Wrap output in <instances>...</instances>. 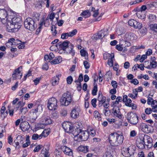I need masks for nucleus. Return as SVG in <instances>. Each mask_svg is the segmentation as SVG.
<instances>
[{
  "label": "nucleus",
  "mask_w": 157,
  "mask_h": 157,
  "mask_svg": "<svg viewBox=\"0 0 157 157\" xmlns=\"http://www.w3.org/2000/svg\"><path fill=\"white\" fill-rule=\"evenodd\" d=\"M80 52L82 56L85 57V59H88L87 53V52L83 49H81L80 50Z\"/></svg>",
  "instance_id": "37"
},
{
  "label": "nucleus",
  "mask_w": 157,
  "mask_h": 157,
  "mask_svg": "<svg viewBox=\"0 0 157 157\" xmlns=\"http://www.w3.org/2000/svg\"><path fill=\"white\" fill-rule=\"evenodd\" d=\"M62 58L61 56L56 57L54 60L51 62L52 64H56L60 63L62 61Z\"/></svg>",
  "instance_id": "26"
},
{
  "label": "nucleus",
  "mask_w": 157,
  "mask_h": 157,
  "mask_svg": "<svg viewBox=\"0 0 157 157\" xmlns=\"http://www.w3.org/2000/svg\"><path fill=\"white\" fill-rule=\"evenodd\" d=\"M11 21L13 24L22 23V21L20 17H14L11 19Z\"/></svg>",
  "instance_id": "27"
},
{
  "label": "nucleus",
  "mask_w": 157,
  "mask_h": 157,
  "mask_svg": "<svg viewBox=\"0 0 157 157\" xmlns=\"http://www.w3.org/2000/svg\"><path fill=\"white\" fill-rule=\"evenodd\" d=\"M20 127L23 132L27 131L30 127L29 123L27 121H24L23 122H21Z\"/></svg>",
  "instance_id": "16"
},
{
  "label": "nucleus",
  "mask_w": 157,
  "mask_h": 157,
  "mask_svg": "<svg viewBox=\"0 0 157 157\" xmlns=\"http://www.w3.org/2000/svg\"><path fill=\"white\" fill-rule=\"evenodd\" d=\"M25 28L29 30L33 31L36 27V25L35 24V21L30 17L27 18L24 22Z\"/></svg>",
  "instance_id": "4"
},
{
  "label": "nucleus",
  "mask_w": 157,
  "mask_h": 157,
  "mask_svg": "<svg viewBox=\"0 0 157 157\" xmlns=\"http://www.w3.org/2000/svg\"><path fill=\"white\" fill-rule=\"evenodd\" d=\"M21 25V23L14 24L13 28V29L12 32H14L17 31L20 28Z\"/></svg>",
  "instance_id": "29"
},
{
  "label": "nucleus",
  "mask_w": 157,
  "mask_h": 157,
  "mask_svg": "<svg viewBox=\"0 0 157 157\" xmlns=\"http://www.w3.org/2000/svg\"><path fill=\"white\" fill-rule=\"evenodd\" d=\"M69 37L68 33H63L61 34V38L63 39H66Z\"/></svg>",
  "instance_id": "53"
},
{
  "label": "nucleus",
  "mask_w": 157,
  "mask_h": 157,
  "mask_svg": "<svg viewBox=\"0 0 157 157\" xmlns=\"http://www.w3.org/2000/svg\"><path fill=\"white\" fill-rule=\"evenodd\" d=\"M94 116L96 120L98 121H100L101 120L100 115L98 111L96 110L94 111Z\"/></svg>",
  "instance_id": "31"
},
{
  "label": "nucleus",
  "mask_w": 157,
  "mask_h": 157,
  "mask_svg": "<svg viewBox=\"0 0 157 157\" xmlns=\"http://www.w3.org/2000/svg\"><path fill=\"white\" fill-rule=\"evenodd\" d=\"M106 100V98L104 96H103L101 92H99L98 95V100L99 102V105L101 104L100 106L101 107L102 106V104L105 103Z\"/></svg>",
  "instance_id": "22"
},
{
  "label": "nucleus",
  "mask_w": 157,
  "mask_h": 157,
  "mask_svg": "<svg viewBox=\"0 0 157 157\" xmlns=\"http://www.w3.org/2000/svg\"><path fill=\"white\" fill-rule=\"evenodd\" d=\"M59 78H58V77H54L52 80V85L55 86L56 85H57L59 83Z\"/></svg>",
  "instance_id": "34"
},
{
  "label": "nucleus",
  "mask_w": 157,
  "mask_h": 157,
  "mask_svg": "<svg viewBox=\"0 0 157 157\" xmlns=\"http://www.w3.org/2000/svg\"><path fill=\"white\" fill-rule=\"evenodd\" d=\"M42 110V108L40 105H38L36 109L33 110L30 114L29 121L32 123L34 122L37 117V112L39 111L40 112Z\"/></svg>",
  "instance_id": "7"
},
{
  "label": "nucleus",
  "mask_w": 157,
  "mask_h": 157,
  "mask_svg": "<svg viewBox=\"0 0 157 157\" xmlns=\"http://www.w3.org/2000/svg\"><path fill=\"white\" fill-rule=\"evenodd\" d=\"M157 63L156 61H152L150 63V65L145 67L147 69H151L150 67L151 68H155L157 66Z\"/></svg>",
  "instance_id": "30"
},
{
  "label": "nucleus",
  "mask_w": 157,
  "mask_h": 157,
  "mask_svg": "<svg viewBox=\"0 0 157 157\" xmlns=\"http://www.w3.org/2000/svg\"><path fill=\"white\" fill-rule=\"evenodd\" d=\"M142 27V24L137 21V23L135 24L133 27L136 29H140Z\"/></svg>",
  "instance_id": "45"
},
{
  "label": "nucleus",
  "mask_w": 157,
  "mask_h": 157,
  "mask_svg": "<svg viewBox=\"0 0 157 157\" xmlns=\"http://www.w3.org/2000/svg\"><path fill=\"white\" fill-rule=\"evenodd\" d=\"M14 40V38H11L10 39L8 40V42L6 44V46L8 47H10L11 46L13 45V40Z\"/></svg>",
  "instance_id": "38"
},
{
  "label": "nucleus",
  "mask_w": 157,
  "mask_h": 157,
  "mask_svg": "<svg viewBox=\"0 0 157 157\" xmlns=\"http://www.w3.org/2000/svg\"><path fill=\"white\" fill-rule=\"evenodd\" d=\"M56 28L55 26L52 27L51 31H52V34L54 36H55L57 33Z\"/></svg>",
  "instance_id": "55"
},
{
  "label": "nucleus",
  "mask_w": 157,
  "mask_h": 157,
  "mask_svg": "<svg viewBox=\"0 0 157 157\" xmlns=\"http://www.w3.org/2000/svg\"><path fill=\"white\" fill-rule=\"evenodd\" d=\"M70 43L67 41H64L63 43L60 42L57 44L56 46L58 48L65 51Z\"/></svg>",
  "instance_id": "13"
},
{
  "label": "nucleus",
  "mask_w": 157,
  "mask_h": 157,
  "mask_svg": "<svg viewBox=\"0 0 157 157\" xmlns=\"http://www.w3.org/2000/svg\"><path fill=\"white\" fill-rule=\"evenodd\" d=\"M75 82L76 83L77 86H78L77 87L78 90H80L81 88V83L80 82L78 81V80H77L75 81Z\"/></svg>",
  "instance_id": "58"
},
{
  "label": "nucleus",
  "mask_w": 157,
  "mask_h": 157,
  "mask_svg": "<svg viewBox=\"0 0 157 157\" xmlns=\"http://www.w3.org/2000/svg\"><path fill=\"white\" fill-rule=\"evenodd\" d=\"M140 128L143 132L147 133L152 132L153 131V128L151 126L143 123L140 124Z\"/></svg>",
  "instance_id": "9"
},
{
  "label": "nucleus",
  "mask_w": 157,
  "mask_h": 157,
  "mask_svg": "<svg viewBox=\"0 0 157 157\" xmlns=\"http://www.w3.org/2000/svg\"><path fill=\"white\" fill-rule=\"evenodd\" d=\"M22 66H20L14 70L12 76L13 80L21 78L22 76Z\"/></svg>",
  "instance_id": "8"
},
{
  "label": "nucleus",
  "mask_w": 157,
  "mask_h": 157,
  "mask_svg": "<svg viewBox=\"0 0 157 157\" xmlns=\"http://www.w3.org/2000/svg\"><path fill=\"white\" fill-rule=\"evenodd\" d=\"M137 90L134 89L132 90V93L129 94L128 96L132 98L135 99L137 97Z\"/></svg>",
  "instance_id": "24"
},
{
  "label": "nucleus",
  "mask_w": 157,
  "mask_h": 157,
  "mask_svg": "<svg viewBox=\"0 0 157 157\" xmlns=\"http://www.w3.org/2000/svg\"><path fill=\"white\" fill-rule=\"evenodd\" d=\"M73 80V78L71 76H68L67 78V83L69 84H70L71 83Z\"/></svg>",
  "instance_id": "56"
},
{
  "label": "nucleus",
  "mask_w": 157,
  "mask_h": 157,
  "mask_svg": "<svg viewBox=\"0 0 157 157\" xmlns=\"http://www.w3.org/2000/svg\"><path fill=\"white\" fill-rule=\"evenodd\" d=\"M43 147L42 145H37L33 150L34 152H37L39 151Z\"/></svg>",
  "instance_id": "46"
},
{
  "label": "nucleus",
  "mask_w": 157,
  "mask_h": 157,
  "mask_svg": "<svg viewBox=\"0 0 157 157\" xmlns=\"http://www.w3.org/2000/svg\"><path fill=\"white\" fill-rule=\"evenodd\" d=\"M142 142L144 143L145 145L147 146L148 148L151 147L152 145V139L147 135H144L142 139Z\"/></svg>",
  "instance_id": "12"
},
{
  "label": "nucleus",
  "mask_w": 157,
  "mask_h": 157,
  "mask_svg": "<svg viewBox=\"0 0 157 157\" xmlns=\"http://www.w3.org/2000/svg\"><path fill=\"white\" fill-rule=\"evenodd\" d=\"M151 30L156 32H157V24H151L150 25Z\"/></svg>",
  "instance_id": "40"
},
{
  "label": "nucleus",
  "mask_w": 157,
  "mask_h": 157,
  "mask_svg": "<svg viewBox=\"0 0 157 157\" xmlns=\"http://www.w3.org/2000/svg\"><path fill=\"white\" fill-rule=\"evenodd\" d=\"M103 157H113L111 153L110 152L107 151Z\"/></svg>",
  "instance_id": "64"
},
{
  "label": "nucleus",
  "mask_w": 157,
  "mask_h": 157,
  "mask_svg": "<svg viewBox=\"0 0 157 157\" xmlns=\"http://www.w3.org/2000/svg\"><path fill=\"white\" fill-rule=\"evenodd\" d=\"M21 41L18 39H16L15 40L14 39V40H13V45L16 46L18 44H21Z\"/></svg>",
  "instance_id": "44"
},
{
  "label": "nucleus",
  "mask_w": 157,
  "mask_h": 157,
  "mask_svg": "<svg viewBox=\"0 0 157 157\" xmlns=\"http://www.w3.org/2000/svg\"><path fill=\"white\" fill-rule=\"evenodd\" d=\"M139 31L141 34L144 35L147 33V29L145 27H143L142 29H139Z\"/></svg>",
  "instance_id": "42"
},
{
  "label": "nucleus",
  "mask_w": 157,
  "mask_h": 157,
  "mask_svg": "<svg viewBox=\"0 0 157 157\" xmlns=\"http://www.w3.org/2000/svg\"><path fill=\"white\" fill-rule=\"evenodd\" d=\"M137 23V21L133 19L129 20L128 21V25L131 26L133 27L135 24H136Z\"/></svg>",
  "instance_id": "41"
},
{
  "label": "nucleus",
  "mask_w": 157,
  "mask_h": 157,
  "mask_svg": "<svg viewBox=\"0 0 157 157\" xmlns=\"http://www.w3.org/2000/svg\"><path fill=\"white\" fill-rule=\"evenodd\" d=\"M108 30L107 29L101 30L99 31L98 33L95 35V36H94V38L95 37L96 40L100 39L103 38L108 33Z\"/></svg>",
  "instance_id": "15"
},
{
  "label": "nucleus",
  "mask_w": 157,
  "mask_h": 157,
  "mask_svg": "<svg viewBox=\"0 0 157 157\" xmlns=\"http://www.w3.org/2000/svg\"><path fill=\"white\" fill-rule=\"evenodd\" d=\"M123 151L122 154L123 155L126 157L129 156V148L128 147L127 148H123Z\"/></svg>",
  "instance_id": "32"
},
{
  "label": "nucleus",
  "mask_w": 157,
  "mask_h": 157,
  "mask_svg": "<svg viewBox=\"0 0 157 157\" xmlns=\"http://www.w3.org/2000/svg\"><path fill=\"white\" fill-rule=\"evenodd\" d=\"M77 32L76 29H74L71 32L68 33L69 37H72L76 34Z\"/></svg>",
  "instance_id": "47"
},
{
  "label": "nucleus",
  "mask_w": 157,
  "mask_h": 157,
  "mask_svg": "<svg viewBox=\"0 0 157 157\" xmlns=\"http://www.w3.org/2000/svg\"><path fill=\"white\" fill-rule=\"evenodd\" d=\"M6 24L7 30L9 32H12L14 26V24L12 22L11 20H7L6 21Z\"/></svg>",
  "instance_id": "18"
},
{
  "label": "nucleus",
  "mask_w": 157,
  "mask_h": 157,
  "mask_svg": "<svg viewBox=\"0 0 157 157\" xmlns=\"http://www.w3.org/2000/svg\"><path fill=\"white\" fill-rule=\"evenodd\" d=\"M144 144L142 142V140L141 142L139 143H137V146L140 149H143L144 147Z\"/></svg>",
  "instance_id": "49"
},
{
  "label": "nucleus",
  "mask_w": 157,
  "mask_h": 157,
  "mask_svg": "<svg viewBox=\"0 0 157 157\" xmlns=\"http://www.w3.org/2000/svg\"><path fill=\"white\" fill-rule=\"evenodd\" d=\"M44 24L45 27H48L49 25V18L48 16L44 21Z\"/></svg>",
  "instance_id": "51"
},
{
  "label": "nucleus",
  "mask_w": 157,
  "mask_h": 157,
  "mask_svg": "<svg viewBox=\"0 0 157 157\" xmlns=\"http://www.w3.org/2000/svg\"><path fill=\"white\" fill-rule=\"evenodd\" d=\"M152 111V109L151 108H147L145 109V113L147 114H150Z\"/></svg>",
  "instance_id": "54"
},
{
  "label": "nucleus",
  "mask_w": 157,
  "mask_h": 157,
  "mask_svg": "<svg viewBox=\"0 0 157 157\" xmlns=\"http://www.w3.org/2000/svg\"><path fill=\"white\" fill-rule=\"evenodd\" d=\"M96 102L97 99L96 98H94L91 100V104L94 108H95L96 106Z\"/></svg>",
  "instance_id": "63"
},
{
  "label": "nucleus",
  "mask_w": 157,
  "mask_h": 157,
  "mask_svg": "<svg viewBox=\"0 0 157 157\" xmlns=\"http://www.w3.org/2000/svg\"><path fill=\"white\" fill-rule=\"evenodd\" d=\"M41 153L44 155V157H49V156L48 150H47L46 148L43 149L41 151Z\"/></svg>",
  "instance_id": "33"
},
{
  "label": "nucleus",
  "mask_w": 157,
  "mask_h": 157,
  "mask_svg": "<svg viewBox=\"0 0 157 157\" xmlns=\"http://www.w3.org/2000/svg\"><path fill=\"white\" fill-rule=\"evenodd\" d=\"M129 148V156L133 155L135 152V150L132 148V147H128Z\"/></svg>",
  "instance_id": "52"
},
{
  "label": "nucleus",
  "mask_w": 157,
  "mask_h": 157,
  "mask_svg": "<svg viewBox=\"0 0 157 157\" xmlns=\"http://www.w3.org/2000/svg\"><path fill=\"white\" fill-rule=\"evenodd\" d=\"M17 139H19L20 143V144H22L23 143L24 140L25 139L22 137L21 136H17Z\"/></svg>",
  "instance_id": "61"
},
{
  "label": "nucleus",
  "mask_w": 157,
  "mask_h": 157,
  "mask_svg": "<svg viewBox=\"0 0 157 157\" xmlns=\"http://www.w3.org/2000/svg\"><path fill=\"white\" fill-rule=\"evenodd\" d=\"M127 120L128 122L133 125L136 124L138 122V117L136 113L132 112L127 114Z\"/></svg>",
  "instance_id": "5"
},
{
  "label": "nucleus",
  "mask_w": 157,
  "mask_h": 157,
  "mask_svg": "<svg viewBox=\"0 0 157 157\" xmlns=\"http://www.w3.org/2000/svg\"><path fill=\"white\" fill-rule=\"evenodd\" d=\"M42 123L43 124H49L52 123V121L49 117H47L43 119Z\"/></svg>",
  "instance_id": "23"
},
{
  "label": "nucleus",
  "mask_w": 157,
  "mask_h": 157,
  "mask_svg": "<svg viewBox=\"0 0 157 157\" xmlns=\"http://www.w3.org/2000/svg\"><path fill=\"white\" fill-rule=\"evenodd\" d=\"M24 105V103L21 101H19L16 104L14 105V109L16 111L18 110V108L23 107Z\"/></svg>",
  "instance_id": "25"
},
{
  "label": "nucleus",
  "mask_w": 157,
  "mask_h": 157,
  "mask_svg": "<svg viewBox=\"0 0 157 157\" xmlns=\"http://www.w3.org/2000/svg\"><path fill=\"white\" fill-rule=\"evenodd\" d=\"M80 111L79 107L78 106H75L72 109L71 113V117L74 118H77L79 115Z\"/></svg>",
  "instance_id": "11"
},
{
  "label": "nucleus",
  "mask_w": 157,
  "mask_h": 157,
  "mask_svg": "<svg viewBox=\"0 0 157 157\" xmlns=\"http://www.w3.org/2000/svg\"><path fill=\"white\" fill-rule=\"evenodd\" d=\"M124 47L123 44H117L116 46V48L120 51H122Z\"/></svg>",
  "instance_id": "50"
},
{
  "label": "nucleus",
  "mask_w": 157,
  "mask_h": 157,
  "mask_svg": "<svg viewBox=\"0 0 157 157\" xmlns=\"http://www.w3.org/2000/svg\"><path fill=\"white\" fill-rule=\"evenodd\" d=\"M73 135L74 136V139L78 141H86L89 136L88 131H83L79 128H77L73 131Z\"/></svg>",
  "instance_id": "1"
},
{
  "label": "nucleus",
  "mask_w": 157,
  "mask_h": 157,
  "mask_svg": "<svg viewBox=\"0 0 157 157\" xmlns=\"http://www.w3.org/2000/svg\"><path fill=\"white\" fill-rule=\"evenodd\" d=\"M57 101L54 97H52L48 100L47 106L48 109L51 110H55L57 109Z\"/></svg>",
  "instance_id": "6"
},
{
  "label": "nucleus",
  "mask_w": 157,
  "mask_h": 157,
  "mask_svg": "<svg viewBox=\"0 0 157 157\" xmlns=\"http://www.w3.org/2000/svg\"><path fill=\"white\" fill-rule=\"evenodd\" d=\"M27 111L28 108L27 107H20L19 110L20 113H21L22 114H25Z\"/></svg>",
  "instance_id": "36"
},
{
  "label": "nucleus",
  "mask_w": 157,
  "mask_h": 157,
  "mask_svg": "<svg viewBox=\"0 0 157 157\" xmlns=\"http://www.w3.org/2000/svg\"><path fill=\"white\" fill-rule=\"evenodd\" d=\"M61 149L66 155H72V151L69 148L65 146H61Z\"/></svg>",
  "instance_id": "21"
},
{
  "label": "nucleus",
  "mask_w": 157,
  "mask_h": 157,
  "mask_svg": "<svg viewBox=\"0 0 157 157\" xmlns=\"http://www.w3.org/2000/svg\"><path fill=\"white\" fill-rule=\"evenodd\" d=\"M72 100V96L70 92L67 91L64 93L60 100V101L62 105L67 106L71 103Z\"/></svg>",
  "instance_id": "3"
},
{
  "label": "nucleus",
  "mask_w": 157,
  "mask_h": 157,
  "mask_svg": "<svg viewBox=\"0 0 157 157\" xmlns=\"http://www.w3.org/2000/svg\"><path fill=\"white\" fill-rule=\"evenodd\" d=\"M114 57V55L113 56L111 57L110 58L108 59V60L107 63L108 64L110 67H113V59Z\"/></svg>",
  "instance_id": "35"
},
{
  "label": "nucleus",
  "mask_w": 157,
  "mask_h": 157,
  "mask_svg": "<svg viewBox=\"0 0 157 157\" xmlns=\"http://www.w3.org/2000/svg\"><path fill=\"white\" fill-rule=\"evenodd\" d=\"M32 16L34 20L36 21L39 20V14L38 13H34L33 14Z\"/></svg>",
  "instance_id": "48"
},
{
  "label": "nucleus",
  "mask_w": 157,
  "mask_h": 157,
  "mask_svg": "<svg viewBox=\"0 0 157 157\" xmlns=\"http://www.w3.org/2000/svg\"><path fill=\"white\" fill-rule=\"evenodd\" d=\"M98 91V88L97 85H95L92 91V94L93 95H97V92Z\"/></svg>",
  "instance_id": "43"
},
{
  "label": "nucleus",
  "mask_w": 157,
  "mask_h": 157,
  "mask_svg": "<svg viewBox=\"0 0 157 157\" xmlns=\"http://www.w3.org/2000/svg\"><path fill=\"white\" fill-rule=\"evenodd\" d=\"M132 100L130 98H128L127 100V101L126 102L125 105L128 106L130 107L131 106V104L132 103Z\"/></svg>",
  "instance_id": "60"
},
{
  "label": "nucleus",
  "mask_w": 157,
  "mask_h": 157,
  "mask_svg": "<svg viewBox=\"0 0 157 157\" xmlns=\"http://www.w3.org/2000/svg\"><path fill=\"white\" fill-rule=\"evenodd\" d=\"M62 125L65 131L68 133H71L73 134L74 129L71 123L69 122H65L63 123Z\"/></svg>",
  "instance_id": "10"
},
{
  "label": "nucleus",
  "mask_w": 157,
  "mask_h": 157,
  "mask_svg": "<svg viewBox=\"0 0 157 157\" xmlns=\"http://www.w3.org/2000/svg\"><path fill=\"white\" fill-rule=\"evenodd\" d=\"M5 109V107L4 106H2L1 109V112L2 114L1 116L3 114L4 117H5L6 116H7L8 113L7 111H6L5 113H4Z\"/></svg>",
  "instance_id": "39"
},
{
  "label": "nucleus",
  "mask_w": 157,
  "mask_h": 157,
  "mask_svg": "<svg viewBox=\"0 0 157 157\" xmlns=\"http://www.w3.org/2000/svg\"><path fill=\"white\" fill-rule=\"evenodd\" d=\"M109 140L111 145L113 146H117L121 144L123 140L122 136L117 133L111 134L109 136Z\"/></svg>",
  "instance_id": "2"
},
{
  "label": "nucleus",
  "mask_w": 157,
  "mask_h": 157,
  "mask_svg": "<svg viewBox=\"0 0 157 157\" xmlns=\"http://www.w3.org/2000/svg\"><path fill=\"white\" fill-rule=\"evenodd\" d=\"M111 84L113 88H117V83L115 81H112L111 82Z\"/></svg>",
  "instance_id": "57"
},
{
  "label": "nucleus",
  "mask_w": 157,
  "mask_h": 157,
  "mask_svg": "<svg viewBox=\"0 0 157 157\" xmlns=\"http://www.w3.org/2000/svg\"><path fill=\"white\" fill-rule=\"evenodd\" d=\"M74 47V45L70 43L65 51L67 53L70 54L72 56H74L75 52L73 50Z\"/></svg>",
  "instance_id": "20"
},
{
  "label": "nucleus",
  "mask_w": 157,
  "mask_h": 157,
  "mask_svg": "<svg viewBox=\"0 0 157 157\" xmlns=\"http://www.w3.org/2000/svg\"><path fill=\"white\" fill-rule=\"evenodd\" d=\"M83 64L84 65L85 68L86 69H88L89 68L90 65L89 63L86 61H84L83 62Z\"/></svg>",
  "instance_id": "62"
},
{
  "label": "nucleus",
  "mask_w": 157,
  "mask_h": 157,
  "mask_svg": "<svg viewBox=\"0 0 157 157\" xmlns=\"http://www.w3.org/2000/svg\"><path fill=\"white\" fill-rule=\"evenodd\" d=\"M78 149L80 151L84 153H86L88 151V146H80L78 148Z\"/></svg>",
  "instance_id": "28"
},
{
  "label": "nucleus",
  "mask_w": 157,
  "mask_h": 157,
  "mask_svg": "<svg viewBox=\"0 0 157 157\" xmlns=\"http://www.w3.org/2000/svg\"><path fill=\"white\" fill-rule=\"evenodd\" d=\"M7 14L6 11L5 9L0 10V18L1 19L2 22L3 24L6 22L7 20Z\"/></svg>",
  "instance_id": "14"
},
{
  "label": "nucleus",
  "mask_w": 157,
  "mask_h": 157,
  "mask_svg": "<svg viewBox=\"0 0 157 157\" xmlns=\"http://www.w3.org/2000/svg\"><path fill=\"white\" fill-rule=\"evenodd\" d=\"M125 37L127 40L131 41L136 40L137 38L136 35L131 33H127Z\"/></svg>",
  "instance_id": "17"
},
{
  "label": "nucleus",
  "mask_w": 157,
  "mask_h": 157,
  "mask_svg": "<svg viewBox=\"0 0 157 157\" xmlns=\"http://www.w3.org/2000/svg\"><path fill=\"white\" fill-rule=\"evenodd\" d=\"M149 18L151 21H152L156 20V17L155 15L150 14L149 16Z\"/></svg>",
  "instance_id": "59"
},
{
  "label": "nucleus",
  "mask_w": 157,
  "mask_h": 157,
  "mask_svg": "<svg viewBox=\"0 0 157 157\" xmlns=\"http://www.w3.org/2000/svg\"><path fill=\"white\" fill-rule=\"evenodd\" d=\"M113 110V111L112 112V113L114 116L119 119H121L122 115L120 111L119 108L117 106L116 108V107L114 108Z\"/></svg>",
  "instance_id": "19"
}]
</instances>
